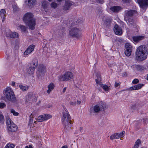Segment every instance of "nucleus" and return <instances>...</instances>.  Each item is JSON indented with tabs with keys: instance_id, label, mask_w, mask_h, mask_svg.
Instances as JSON below:
<instances>
[{
	"instance_id": "nucleus-1",
	"label": "nucleus",
	"mask_w": 148,
	"mask_h": 148,
	"mask_svg": "<svg viewBox=\"0 0 148 148\" xmlns=\"http://www.w3.org/2000/svg\"><path fill=\"white\" fill-rule=\"evenodd\" d=\"M148 55V49L145 45L138 47L135 52V59L137 61H142L146 60Z\"/></svg>"
},
{
	"instance_id": "nucleus-2",
	"label": "nucleus",
	"mask_w": 148,
	"mask_h": 148,
	"mask_svg": "<svg viewBox=\"0 0 148 148\" xmlns=\"http://www.w3.org/2000/svg\"><path fill=\"white\" fill-rule=\"evenodd\" d=\"M62 114V123L64 126V130L65 132H67L71 129L74 121L73 120H71V117L69 113L63 112Z\"/></svg>"
},
{
	"instance_id": "nucleus-3",
	"label": "nucleus",
	"mask_w": 148,
	"mask_h": 148,
	"mask_svg": "<svg viewBox=\"0 0 148 148\" xmlns=\"http://www.w3.org/2000/svg\"><path fill=\"white\" fill-rule=\"evenodd\" d=\"M33 17V15L32 13L27 12L24 15L23 18V21L31 30L34 29L36 25L35 20Z\"/></svg>"
},
{
	"instance_id": "nucleus-4",
	"label": "nucleus",
	"mask_w": 148,
	"mask_h": 148,
	"mask_svg": "<svg viewBox=\"0 0 148 148\" xmlns=\"http://www.w3.org/2000/svg\"><path fill=\"white\" fill-rule=\"evenodd\" d=\"M3 93L5 97L8 100L12 102H14L16 101V98L14 92L12 89L7 88L4 91Z\"/></svg>"
},
{
	"instance_id": "nucleus-5",
	"label": "nucleus",
	"mask_w": 148,
	"mask_h": 148,
	"mask_svg": "<svg viewBox=\"0 0 148 148\" xmlns=\"http://www.w3.org/2000/svg\"><path fill=\"white\" fill-rule=\"evenodd\" d=\"M6 121L8 132L9 134L10 132H15L17 130V126L11 121L9 117L6 118Z\"/></svg>"
},
{
	"instance_id": "nucleus-6",
	"label": "nucleus",
	"mask_w": 148,
	"mask_h": 148,
	"mask_svg": "<svg viewBox=\"0 0 148 148\" xmlns=\"http://www.w3.org/2000/svg\"><path fill=\"white\" fill-rule=\"evenodd\" d=\"M81 30L79 28L73 27L69 31L70 36L73 38L79 39L81 36Z\"/></svg>"
},
{
	"instance_id": "nucleus-7",
	"label": "nucleus",
	"mask_w": 148,
	"mask_h": 148,
	"mask_svg": "<svg viewBox=\"0 0 148 148\" xmlns=\"http://www.w3.org/2000/svg\"><path fill=\"white\" fill-rule=\"evenodd\" d=\"M38 61L36 59H34L29 63V66L27 70L28 73L30 75L33 74L34 73L35 69L38 66Z\"/></svg>"
},
{
	"instance_id": "nucleus-8",
	"label": "nucleus",
	"mask_w": 148,
	"mask_h": 148,
	"mask_svg": "<svg viewBox=\"0 0 148 148\" xmlns=\"http://www.w3.org/2000/svg\"><path fill=\"white\" fill-rule=\"evenodd\" d=\"M47 71L46 67L43 64H40L37 68L36 72L37 76L38 78L43 76Z\"/></svg>"
},
{
	"instance_id": "nucleus-9",
	"label": "nucleus",
	"mask_w": 148,
	"mask_h": 148,
	"mask_svg": "<svg viewBox=\"0 0 148 148\" xmlns=\"http://www.w3.org/2000/svg\"><path fill=\"white\" fill-rule=\"evenodd\" d=\"M73 73L70 71H66L65 73L61 75L59 77V79L62 81H67L73 79Z\"/></svg>"
},
{
	"instance_id": "nucleus-10",
	"label": "nucleus",
	"mask_w": 148,
	"mask_h": 148,
	"mask_svg": "<svg viewBox=\"0 0 148 148\" xmlns=\"http://www.w3.org/2000/svg\"><path fill=\"white\" fill-rule=\"evenodd\" d=\"M98 104L95 106L93 107L95 113H97L100 111H103L107 108V105L102 101L99 102Z\"/></svg>"
},
{
	"instance_id": "nucleus-11",
	"label": "nucleus",
	"mask_w": 148,
	"mask_h": 148,
	"mask_svg": "<svg viewBox=\"0 0 148 148\" xmlns=\"http://www.w3.org/2000/svg\"><path fill=\"white\" fill-rule=\"evenodd\" d=\"M125 13L124 19L126 21H127L128 19L131 18L132 16L138 15L137 11L134 10H125Z\"/></svg>"
},
{
	"instance_id": "nucleus-12",
	"label": "nucleus",
	"mask_w": 148,
	"mask_h": 148,
	"mask_svg": "<svg viewBox=\"0 0 148 148\" xmlns=\"http://www.w3.org/2000/svg\"><path fill=\"white\" fill-rule=\"evenodd\" d=\"M125 54L127 56H130L132 52V46L129 43H126L125 45Z\"/></svg>"
},
{
	"instance_id": "nucleus-13",
	"label": "nucleus",
	"mask_w": 148,
	"mask_h": 148,
	"mask_svg": "<svg viewBox=\"0 0 148 148\" xmlns=\"http://www.w3.org/2000/svg\"><path fill=\"white\" fill-rule=\"evenodd\" d=\"M26 101L27 102H30L31 101H36L37 99L36 96L34 95L32 93L28 94L25 97Z\"/></svg>"
},
{
	"instance_id": "nucleus-14",
	"label": "nucleus",
	"mask_w": 148,
	"mask_h": 148,
	"mask_svg": "<svg viewBox=\"0 0 148 148\" xmlns=\"http://www.w3.org/2000/svg\"><path fill=\"white\" fill-rule=\"evenodd\" d=\"M140 8L146 9L148 6V0H137Z\"/></svg>"
},
{
	"instance_id": "nucleus-15",
	"label": "nucleus",
	"mask_w": 148,
	"mask_h": 148,
	"mask_svg": "<svg viewBox=\"0 0 148 148\" xmlns=\"http://www.w3.org/2000/svg\"><path fill=\"white\" fill-rule=\"evenodd\" d=\"M114 30L115 34L118 35H121L123 33L121 28L117 24L115 25L114 28Z\"/></svg>"
},
{
	"instance_id": "nucleus-16",
	"label": "nucleus",
	"mask_w": 148,
	"mask_h": 148,
	"mask_svg": "<svg viewBox=\"0 0 148 148\" xmlns=\"http://www.w3.org/2000/svg\"><path fill=\"white\" fill-rule=\"evenodd\" d=\"M35 47V45H29L24 52V55H27L31 53L34 51Z\"/></svg>"
},
{
	"instance_id": "nucleus-17",
	"label": "nucleus",
	"mask_w": 148,
	"mask_h": 148,
	"mask_svg": "<svg viewBox=\"0 0 148 148\" xmlns=\"http://www.w3.org/2000/svg\"><path fill=\"white\" fill-rule=\"evenodd\" d=\"M6 36L7 37L11 38H17L19 36L18 34L15 32H6Z\"/></svg>"
},
{
	"instance_id": "nucleus-18",
	"label": "nucleus",
	"mask_w": 148,
	"mask_h": 148,
	"mask_svg": "<svg viewBox=\"0 0 148 148\" xmlns=\"http://www.w3.org/2000/svg\"><path fill=\"white\" fill-rule=\"evenodd\" d=\"M103 22L104 25L106 26V27H108L111 25L112 19L110 17H106L105 19L103 20Z\"/></svg>"
},
{
	"instance_id": "nucleus-19",
	"label": "nucleus",
	"mask_w": 148,
	"mask_h": 148,
	"mask_svg": "<svg viewBox=\"0 0 148 148\" xmlns=\"http://www.w3.org/2000/svg\"><path fill=\"white\" fill-rule=\"evenodd\" d=\"M144 86V84H138L132 86L126 90H139L140 89Z\"/></svg>"
},
{
	"instance_id": "nucleus-20",
	"label": "nucleus",
	"mask_w": 148,
	"mask_h": 148,
	"mask_svg": "<svg viewBox=\"0 0 148 148\" xmlns=\"http://www.w3.org/2000/svg\"><path fill=\"white\" fill-rule=\"evenodd\" d=\"M123 9V8L120 6H114L110 8V10L114 13H117L121 11Z\"/></svg>"
},
{
	"instance_id": "nucleus-21",
	"label": "nucleus",
	"mask_w": 148,
	"mask_h": 148,
	"mask_svg": "<svg viewBox=\"0 0 148 148\" xmlns=\"http://www.w3.org/2000/svg\"><path fill=\"white\" fill-rule=\"evenodd\" d=\"M144 38V36H133L132 37V39L134 42L137 43L143 40Z\"/></svg>"
},
{
	"instance_id": "nucleus-22",
	"label": "nucleus",
	"mask_w": 148,
	"mask_h": 148,
	"mask_svg": "<svg viewBox=\"0 0 148 148\" xmlns=\"http://www.w3.org/2000/svg\"><path fill=\"white\" fill-rule=\"evenodd\" d=\"M72 5V3L71 1H66L64 6H63V9L65 10H69Z\"/></svg>"
},
{
	"instance_id": "nucleus-23",
	"label": "nucleus",
	"mask_w": 148,
	"mask_h": 148,
	"mask_svg": "<svg viewBox=\"0 0 148 148\" xmlns=\"http://www.w3.org/2000/svg\"><path fill=\"white\" fill-rule=\"evenodd\" d=\"M127 21H128L127 24L129 26H130V27H136V23L133 19H128Z\"/></svg>"
},
{
	"instance_id": "nucleus-24",
	"label": "nucleus",
	"mask_w": 148,
	"mask_h": 148,
	"mask_svg": "<svg viewBox=\"0 0 148 148\" xmlns=\"http://www.w3.org/2000/svg\"><path fill=\"white\" fill-rule=\"evenodd\" d=\"M0 16L1 18H3L2 20L3 22L5 20V17L6 16V11L4 9H2L0 11Z\"/></svg>"
},
{
	"instance_id": "nucleus-25",
	"label": "nucleus",
	"mask_w": 148,
	"mask_h": 148,
	"mask_svg": "<svg viewBox=\"0 0 148 148\" xmlns=\"http://www.w3.org/2000/svg\"><path fill=\"white\" fill-rule=\"evenodd\" d=\"M135 67L138 71H142L146 69V68L144 66L140 64H135Z\"/></svg>"
},
{
	"instance_id": "nucleus-26",
	"label": "nucleus",
	"mask_w": 148,
	"mask_h": 148,
	"mask_svg": "<svg viewBox=\"0 0 148 148\" xmlns=\"http://www.w3.org/2000/svg\"><path fill=\"white\" fill-rule=\"evenodd\" d=\"M54 86L53 83L52 82L50 83L48 86V90L47 91V93L48 94H49L51 91L53 89Z\"/></svg>"
},
{
	"instance_id": "nucleus-27",
	"label": "nucleus",
	"mask_w": 148,
	"mask_h": 148,
	"mask_svg": "<svg viewBox=\"0 0 148 148\" xmlns=\"http://www.w3.org/2000/svg\"><path fill=\"white\" fill-rule=\"evenodd\" d=\"M97 78L95 79V81L96 83L99 85H101V75L100 73H97L96 75Z\"/></svg>"
},
{
	"instance_id": "nucleus-28",
	"label": "nucleus",
	"mask_w": 148,
	"mask_h": 148,
	"mask_svg": "<svg viewBox=\"0 0 148 148\" xmlns=\"http://www.w3.org/2000/svg\"><path fill=\"white\" fill-rule=\"evenodd\" d=\"M141 143V140L139 139H138L135 142L133 148H138L140 145ZM140 148H147V147H141Z\"/></svg>"
},
{
	"instance_id": "nucleus-29",
	"label": "nucleus",
	"mask_w": 148,
	"mask_h": 148,
	"mask_svg": "<svg viewBox=\"0 0 148 148\" xmlns=\"http://www.w3.org/2000/svg\"><path fill=\"white\" fill-rule=\"evenodd\" d=\"M27 5L29 8H32L36 3V0H28Z\"/></svg>"
},
{
	"instance_id": "nucleus-30",
	"label": "nucleus",
	"mask_w": 148,
	"mask_h": 148,
	"mask_svg": "<svg viewBox=\"0 0 148 148\" xmlns=\"http://www.w3.org/2000/svg\"><path fill=\"white\" fill-rule=\"evenodd\" d=\"M30 117V119L29 120V123L28 125L29 126H30V127H34V125L33 124V126L32 124L33 122V118L34 117L33 115H32V114H31V115L29 116Z\"/></svg>"
},
{
	"instance_id": "nucleus-31",
	"label": "nucleus",
	"mask_w": 148,
	"mask_h": 148,
	"mask_svg": "<svg viewBox=\"0 0 148 148\" xmlns=\"http://www.w3.org/2000/svg\"><path fill=\"white\" fill-rule=\"evenodd\" d=\"M100 86L106 91H108L110 90V87L106 84H103L101 83V85H99Z\"/></svg>"
},
{
	"instance_id": "nucleus-32",
	"label": "nucleus",
	"mask_w": 148,
	"mask_h": 148,
	"mask_svg": "<svg viewBox=\"0 0 148 148\" xmlns=\"http://www.w3.org/2000/svg\"><path fill=\"white\" fill-rule=\"evenodd\" d=\"M42 6L44 9H47L48 6L49 2L47 1H44L42 2Z\"/></svg>"
},
{
	"instance_id": "nucleus-33",
	"label": "nucleus",
	"mask_w": 148,
	"mask_h": 148,
	"mask_svg": "<svg viewBox=\"0 0 148 148\" xmlns=\"http://www.w3.org/2000/svg\"><path fill=\"white\" fill-rule=\"evenodd\" d=\"M118 133H115L111 135L110 137V139L112 140L114 139H119V137L118 136Z\"/></svg>"
},
{
	"instance_id": "nucleus-34",
	"label": "nucleus",
	"mask_w": 148,
	"mask_h": 148,
	"mask_svg": "<svg viewBox=\"0 0 148 148\" xmlns=\"http://www.w3.org/2000/svg\"><path fill=\"white\" fill-rule=\"evenodd\" d=\"M18 27L19 28L22 32H25L27 30V27L24 25H20L18 26Z\"/></svg>"
},
{
	"instance_id": "nucleus-35",
	"label": "nucleus",
	"mask_w": 148,
	"mask_h": 148,
	"mask_svg": "<svg viewBox=\"0 0 148 148\" xmlns=\"http://www.w3.org/2000/svg\"><path fill=\"white\" fill-rule=\"evenodd\" d=\"M19 86L20 88L23 91H27L28 89V87L24 86L21 84L19 85Z\"/></svg>"
},
{
	"instance_id": "nucleus-36",
	"label": "nucleus",
	"mask_w": 148,
	"mask_h": 148,
	"mask_svg": "<svg viewBox=\"0 0 148 148\" xmlns=\"http://www.w3.org/2000/svg\"><path fill=\"white\" fill-rule=\"evenodd\" d=\"M43 115V118H44L43 120H45V121L49 119L52 117V116L49 114H45Z\"/></svg>"
},
{
	"instance_id": "nucleus-37",
	"label": "nucleus",
	"mask_w": 148,
	"mask_h": 148,
	"mask_svg": "<svg viewBox=\"0 0 148 148\" xmlns=\"http://www.w3.org/2000/svg\"><path fill=\"white\" fill-rule=\"evenodd\" d=\"M5 119L4 116L1 114H0V123L1 124H3L4 122Z\"/></svg>"
},
{
	"instance_id": "nucleus-38",
	"label": "nucleus",
	"mask_w": 148,
	"mask_h": 148,
	"mask_svg": "<svg viewBox=\"0 0 148 148\" xmlns=\"http://www.w3.org/2000/svg\"><path fill=\"white\" fill-rule=\"evenodd\" d=\"M118 136L119 137V138L121 137H124L125 136V131H123L122 132L118 133Z\"/></svg>"
},
{
	"instance_id": "nucleus-39",
	"label": "nucleus",
	"mask_w": 148,
	"mask_h": 148,
	"mask_svg": "<svg viewBox=\"0 0 148 148\" xmlns=\"http://www.w3.org/2000/svg\"><path fill=\"white\" fill-rule=\"evenodd\" d=\"M10 112L12 113L13 115L15 116H18L19 113L17 112H16L14 109H12L10 110Z\"/></svg>"
},
{
	"instance_id": "nucleus-40",
	"label": "nucleus",
	"mask_w": 148,
	"mask_h": 148,
	"mask_svg": "<svg viewBox=\"0 0 148 148\" xmlns=\"http://www.w3.org/2000/svg\"><path fill=\"white\" fill-rule=\"evenodd\" d=\"M44 118H43V115H42L40 116H39L37 119L38 122H41L42 121H45V120H43Z\"/></svg>"
},
{
	"instance_id": "nucleus-41",
	"label": "nucleus",
	"mask_w": 148,
	"mask_h": 148,
	"mask_svg": "<svg viewBox=\"0 0 148 148\" xmlns=\"http://www.w3.org/2000/svg\"><path fill=\"white\" fill-rule=\"evenodd\" d=\"M14 145L12 144L8 143L6 145L4 148H14Z\"/></svg>"
},
{
	"instance_id": "nucleus-42",
	"label": "nucleus",
	"mask_w": 148,
	"mask_h": 148,
	"mask_svg": "<svg viewBox=\"0 0 148 148\" xmlns=\"http://www.w3.org/2000/svg\"><path fill=\"white\" fill-rule=\"evenodd\" d=\"M51 7L55 9L58 7V4L55 2H53L51 3Z\"/></svg>"
},
{
	"instance_id": "nucleus-43",
	"label": "nucleus",
	"mask_w": 148,
	"mask_h": 148,
	"mask_svg": "<svg viewBox=\"0 0 148 148\" xmlns=\"http://www.w3.org/2000/svg\"><path fill=\"white\" fill-rule=\"evenodd\" d=\"M78 23H77V21H72L71 23V26H73L76 25H77L78 24Z\"/></svg>"
},
{
	"instance_id": "nucleus-44",
	"label": "nucleus",
	"mask_w": 148,
	"mask_h": 148,
	"mask_svg": "<svg viewBox=\"0 0 148 148\" xmlns=\"http://www.w3.org/2000/svg\"><path fill=\"white\" fill-rule=\"evenodd\" d=\"M139 82L138 79H134L132 82V83L134 84H138Z\"/></svg>"
},
{
	"instance_id": "nucleus-45",
	"label": "nucleus",
	"mask_w": 148,
	"mask_h": 148,
	"mask_svg": "<svg viewBox=\"0 0 148 148\" xmlns=\"http://www.w3.org/2000/svg\"><path fill=\"white\" fill-rule=\"evenodd\" d=\"M6 104L4 103H0V108H3L6 106Z\"/></svg>"
},
{
	"instance_id": "nucleus-46",
	"label": "nucleus",
	"mask_w": 148,
	"mask_h": 148,
	"mask_svg": "<svg viewBox=\"0 0 148 148\" xmlns=\"http://www.w3.org/2000/svg\"><path fill=\"white\" fill-rule=\"evenodd\" d=\"M121 82H119V83H117L116 82H115L114 84V86L116 88L119 86Z\"/></svg>"
},
{
	"instance_id": "nucleus-47",
	"label": "nucleus",
	"mask_w": 148,
	"mask_h": 148,
	"mask_svg": "<svg viewBox=\"0 0 148 148\" xmlns=\"http://www.w3.org/2000/svg\"><path fill=\"white\" fill-rule=\"evenodd\" d=\"M143 122L144 123L146 124L147 123H148V119L145 118L144 119H143Z\"/></svg>"
},
{
	"instance_id": "nucleus-48",
	"label": "nucleus",
	"mask_w": 148,
	"mask_h": 148,
	"mask_svg": "<svg viewBox=\"0 0 148 148\" xmlns=\"http://www.w3.org/2000/svg\"><path fill=\"white\" fill-rule=\"evenodd\" d=\"M70 105L72 106H75L76 105V102H74L72 101H71L70 102Z\"/></svg>"
},
{
	"instance_id": "nucleus-49",
	"label": "nucleus",
	"mask_w": 148,
	"mask_h": 148,
	"mask_svg": "<svg viewBox=\"0 0 148 148\" xmlns=\"http://www.w3.org/2000/svg\"><path fill=\"white\" fill-rule=\"evenodd\" d=\"M13 8L14 10L16 11L17 8L16 5H13Z\"/></svg>"
},
{
	"instance_id": "nucleus-50",
	"label": "nucleus",
	"mask_w": 148,
	"mask_h": 148,
	"mask_svg": "<svg viewBox=\"0 0 148 148\" xmlns=\"http://www.w3.org/2000/svg\"><path fill=\"white\" fill-rule=\"evenodd\" d=\"M123 1L125 3H130L131 0H123Z\"/></svg>"
},
{
	"instance_id": "nucleus-51",
	"label": "nucleus",
	"mask_w": 148,
	"mask_h": 148,
	"mask_svg": "<svg viewBox=\"0 0 148 148\" xmlns=\"http://www.w3.org/2000/svg\"><path fill=\"white\" fill-rule=\"evenodd\" d=\"M25 148H33V147L31 145H29V146H26Z\"/></svg>"
},
{
	"instance_id": "nucleus-52",
	"label": "nucleus",
	"mask_w": 148,
	"mask_h": 148,
	"mask_svg": "<svg viewBox=\"0 0 148 148\" xmlns=\"http://www.w3.org/2000/svg\"><path fill=\"white\" fill-rule=\"evenodd\" d=\"M123 76H127V74L126 72H124L123 73Z\"/></svg>"
},
{
	"instance_id": "nucleus-53",
	"label": "nucleus",
	"mask_w": 148,
	"mask_h": 148,
	"mask_svg": "<svg viewBox=\"0 0 148 148\" xmlns=\"http://www.w3.org/2000/svg\"><path fill=\"white\" fill-rule=\"evenodd\" d=\"M15 82H12V86H14L15 85Z\"/></svg>"
},
{
	"instance_id": "nucleus-54",
	"label": "nucleus",
	"mask_w": 148,
	"mask_h": 148,
	"mask_svg": "<svg viewBox=\"0 0 148 148\" xmlns=\"http://www.w3.org/2000/svg\"><path fill=\"white\" fill-rule=\"evenodd\" d=\"M66 89V87H64V88L63 90V93H64L65 92Z\"/></svg>"
},
{
	"instance_id": "nucleus-55",
	"label": "nucleus",
	"mask_w": 148,
	"mask_h": 148,
	"mask_svg": "<svg viewBox=\"0 0 148 148\" xmlns=\"http://www.w3.org/2000/svg\"><path fill=\"white\" fill-rule=\"evenodd\" d=\"M68 148V146L66 145H64V146H62L61 148Z\"/></svg>"
},
{
	"instance_id": "nucleus-56",
	"label": "nucleus",
	"mask_w": 148,
	"mask_h": 148,
	"mask_svg": "<svg viewBox=\"0 0 148 148\" xmlns=\"http://www.w3.org/2000/svg\"><path fill=\"white\" fill-rule=\"evenodd\" d=\"M83 128L82 127H80L79 130L81 132H82V131L83 130Z\"/></svg>"
},
{
	"instance_id": "nucleus-57",
	"label": "nucleus",
	"mask_w": 148,
	"mask_h": 148,
	"mask_svg": "<svg viewBox=\"0 0 148 148\" xmlns=\"http://www.w3.org/2000/svg\"><path fill=\"white\" fill-rule=\"evenodd\" d=\"M64 110L66 112H65V113H69L68 110L66 109V108Z\"/></svg>"
},
{
	"instance_id": "nucleus-58",
	"label": "nucleus",
	"mask_w": 148,
	"mask_h": 148,
	"mask_svg": "<svg viewBox=\"0 0 148 148\" xmlns=\"http://www.w3.org/2000/svg\"><path fill=\"white\" fill-rule=\"evenodd\" d=\"M81 103V102L80 101H77V104H80Z\"/></svg>"
},
{
	"instance_id": "nucleus-59",
	"label": "nucleus",
	"mask_w": 148,
	"mask_h": 148,
	"mask_svg": "<svg viewBox=\"0 0 148 148\" xmlns=\"http://www.w3.org/2000/svg\"><path fill=\"white\" fill-rule=\"evenodd\" d=\"M98 1H99V3H102L103 1H102L101 0H99Z\"/></svg>"
},
{
	"instance_id": "nucleus-60",
	"label": "nucleus",
	"mask_w": 148,
	"mask_h": 148,
	"mask_svg": "<svg viewBox=\"0 0 148 148\" xmlns=\"http://www.w3.org/2000/svg\"><path fill=\"white\" fill-rule=\"evenodd\" d=\"M63 109L64 110L66 108L64 106H63Z\"/></svg>"
},
{
	"instance_id": "nucleus-61",
	"label": "nucleus",
	"mask_w": 148,
	"mask_h": 148,
	"mask_svg": "<svg viewBox=\"0 0 148 148\" xmlns=\"http://www.w3.org/2000/svg\"><path fill=\"white\" fill-rule=\"evenodd\" d=\"M147 76L146 78V79L147 80H148V74H147Z\"/></svg>"
},
{
	"instance_id": "nucleus-62",
	"label": "nucleus",
	"mask_w": 148,
	"mask_h": 148,
	"mask_svg": "<svg viewBox=\"0 0 148 148\" xmlns=\"http://www.w3.org/2000/svg\"><path fill=\"white\" fill-rule=\"evenodd\" d=\"M1 136H0V141H1Z\"/></svg>"
},
{
	"instance_id": "nucleus-63",
	"label": "nucleus",
	"mask_w": 148,
	"mask_h": 148,
	"mask_svg": "<svg viewBox=\"0 0 148 148\" xmlns=\"http://www.w3.org/2000/svg\"><path fill=\"white\" fill-rule=\"evenodd\" d=\"M34 123H36V121H35L34 122Z\"/></svg>"
}]
</instances>
